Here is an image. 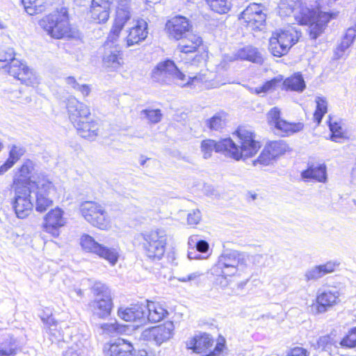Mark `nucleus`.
<instances>
[{"label":"nucleus","mask_w":356,"mask_h":356,"mask_svg":"<svg viewBox=\"0 0 356 356\" xmlns=\"http://www.w3.org/2000/svg\"><path fill=\"white\" fill-rule=\"evenodd\" d=\"M26 188L35 191V209L43 212L53 204L56 188L49 177L40 170L31 159L25 160L13 177V188Z\"/></svg>","instance_id":"f257e3e1"},{"label":"nucleus","mask_w":356,"mask_h":356,"mask_svg":"<svg viewBox=\"0 0 356 356\" xmlns=\"http://www.w3.org/2000/svg\"><path fill=\"white\" fill-rule=\"evenodd\" d=\"M237 143L230 138L216 141L211 139L204 140L201 143V152L204 159H209L213 150L223 153L225 156L236 161L245 159L254 156L260 149V143L255 140V135L250 130L239 127L234 133Z\"/></svg>","instance_id":"f03ea898"},{"label":"nucleus","mask_w":356,"mask_h":356,"mask_svg":"<svg viewBox=\"0 0 356 356\" xmlns=\"http://www.w3.org/2000/svg\"><path fill=\"white\" fill-rule=\"evenodd\" d=\"M152 79L157 82L168 83L173 81L181 86H204L206 88H214L225 84L213 80V74L207 70H202L199 74L188 77L180 71L179 68L170 60L161 62L152 71Z\"/></svg>","instance_id":"7ed1b4c3"},{"label":"nucleus","mask_w":356,"mask_h":356,"mask_svg":"<svg viewBox=\"0 0 356 356\" xmlns=\"http://www.w3.org/2000/svg\"><path fill=\"white\" fill-rule=\"evenodd\" d=\"M250 256L234 250H225L218 257L217 263L211 268V274L223 280V286L227 285L226 277H232L243 271L248 266Z\"/></svg>","instance_id":"20e7f679"},{"label":"nucleus","mask_w":356,"mask_h":356,"mask_svg":"<svg viewBox=\"0 0 356 356\" xmlns=\"http://www.w3.org/2000/svg\"><path fill=\"white\" fill-rule=\"evenodd\" d=\"M145 256L152 261H159L165 252L168 235L163 229H154L141 234Z\"/></svg>","instance_id":"39448f33"},{"label":"nucleus","mask_w":356,"mask_h":356,"mask_svg":"<svg viewBox=\"0 0 356 356\" xmlns=\"http://www.w3.org/2000/svg\"><path fill=\"white\" fill-rule=\"evenodd\" d=\"M40 25L54 38L60 39L70 35L68 17L65 8L43 17L40 21Z\"/></svg>","instance_id":"423d86ee"},{"label":"nucleus","mask_w":356,"mask_h":356,"mask_svg":"<svg viewBox=\"0 0 356 356\" xmlns=\"http://www.w3.org/2000/svg\"><path fill=\"white\" fill-rule=\"evenodd\" d=\"M278 8L281 17H293V21L298 24L307 23L311 20V9L304 6L301 0H281Z\"/></svg>","instance_id":"0eeeda50"},{"label":"nucleus","mask_w":356,"mask_h":356,"mask_svg":"<svg viewBox=\"0 0 356 356\" xmlns=\"http://www.w3.org/2000/svg\"><path fill=\"white\" fill-rule=\"evenodd\" d=\"M83 217L91 225L101 229L109 227L110 220L104 208L95 202H85L80 206Z\"/></svg>","instance_id":"6e6552de"},{"label":"nucleus","mask_w":356,"mask_h":356,"mask_svg":"<svg viewBox=\"0 0 356 356\" xmlns=\"http://www.w3.org/2000/svg\"><path fill=\"white\" fill-rule=\"evenodd\" d=\"M4 70L26 86L34 87L40 83V79L36 73L15 58L10 62L7 69Z\"/></svg>","instance_id":"1a4fd4ad"},{"label":"nucleus","mask_w":356,"mask_h":356,"mask_svg":"<svg viewBox=\"0 0 356 356\" xmlns=\"http://www.w3.org/2000/svg\"><path fill=\"white\" fill-rule=\"evenodd\" d=\"M80 243L83 250L97 254L107 260L111 265L117 263L119 255L116 249L99 244L88 234H83L81 236Z\"/></svg>","instance_id":"9d476101"},{"label":"nucleus","mask_w":356,"mask_h":356,"mask_svg":"<svg viewBox=\"0 0 356 356\" xmlns=\"http://www.w3.org/2000/svg\"><path fill=\"white\" fill-rule=\"evenodd\" d=\"M264 6L259 3H250L241 14L239 19L252 31L261 30L264 26L266 15Z\"/></svg>","instance_id":"9b49d317"},{"label":"nucleus","mask_w":356,"mask_h":356,"mask_svg":"<svg viewBox=\"0 0 356 356\" xmlns=\"http://www.w3.org/2000/svg\"><path fill=\"white\" fill-rule=\"evenodd\" d=\"M15 198L13 202V207L17 218H26L33 210V202L31 200V194L35 195L34 189L16 187L13 188Z\"/></svg>","instance_id":"f8f14e48"},{"label":"nucleus","mask_w":356,"mask_h":356,"mask_svg":"<svg viewBox=\"0 0 356 356\" xmlns=\"http://www.w3.org/2000/svg\"><path fill=\"white\" fill-rule=\"evenodd\" d=\"M174 329L173 323L172 321H167L163 325L145 330L141 333L140 338L144 341L160 346L172 337Z\"/></svg>","instance_id":"ddd939ff"},{"label":"nucleus","mask_w":356,"mask_h":356,"mask_svg":"<svg viewBox=\"0 0 356 356\" xmlns=\"http://www.w3.org/2000/svg\"><path fill=\"white\" fill-rule=\"evenodd\" d=\"M311 20L307 23H300L301 25H309V35L312 39H316L323 31L324 28L330 19L334 18L337 13L322 12L319 10H309Z\"/></svg>","instance_id":"4468645a"},{"label":"nucleus","mask_w":356,"mask_h":356,"mask_svg":"<svg viewBox=\"0 0 356 356\" xmlns=\"http://www.w3.org/2000/svg\"><path fill=\"white\" fill-rule=\"evenodd\" d=\"M340 292L337 287H327L319 290L316 297V313L323 314L338 304L340 301Z\"/></svg>","instance_id":"2eb2a0df"},{"label":"nucleus","mask_w":356,"mask_h":356,"mask_svg":"<svg viewBox=\"0 0 356 356\" xmlns=\"http://www.w3.org/2000/svg\"><path fill=\"white\" fill-rule=\"evenodd\" d=\"M107 356H147L144 350L134 349L131 343L123 339H118L109 345Z\"/></svg>","instance_id":"dca6fc26"},{"label":"nucleus","mask_w":356,"mask_h":356,"mask_svg":"<svg viewBox=\"0 0 356 356\" xmlns=\"http://www.w3.org/2000/svg\"><path fill=\"white\" fill-rule=\"evenodd\" d=\"M192 26L189 20L183 16H175L168 21L166 29L170 36L177 40L182 38L191 31Z\"/></svg>","instance_id":"f3484780"},{"label":"nucleus","mask_w":356,"mask_h":356,"mask_svg":"<svg viewBox=\"0 0 356 356\" xmlns=\"http://www.w3.org/2000/svg\"><path fill=\"white\" fill-rule=\"evenodd\" d=\"M63 213V211L59 208L49 211L44 216V230L54 236H58L59 235V228L64 226L65 223Z\"/></svg>","instance_id":"a211bd4d"},{"label":"nucleus","mask_w":356,"mask_h":356,"mask_svg":"<svg viewBox=\"0 0 356 356\" xmlns=\"http://www.w3.org/2000/svg\"><path fill=\"white\" fill-rule=\"evenodd\" d=\"M67 109L69 118L74 124L90 116V108L75 97H70L67 102Z\"/></svg>","instance_id":"6ab92c4d"},{"label":"nucleus","mask_w":356,"mask_h":356,"mask_svg":"<svg viewBox=\"0 0 356 356\" xmlns=\"http://www.w3.org/2000/svg\"><path fill=\"white\" fill-rule=\"evenodd\" d=\"M339 265L340 263L338 261L330 260L325 264L311 267L304 274L305 280L316 282L325 275L334 272Z\"/></svg>","instance_id":"aec40b11"},{"label":"nucleus","mask_w":356,"mask_h":356,"mask_svg":"<svg viewBox=\"0 0 356 356\" xmlns=\"http://www.w3.org/2000/svg\"><path fill=\"white\" fill-rule=\"evenodd\" d=\"M111 3V0H92L90 10L91 18L99 24L107 22Z\"/></svg>","instance_id":"412c9836"},{"label":"nucleus","mask_w":356,"mask_h":356,"mask_svg":"<svg viewBox=\"0 0 356 356\" xmlns=\"http://www.w3.org/2000/svg\"><path fill=\"white\" fill-rule=\"evenodd\" d=\"M236 60H245L255 63H261L263 62L261 53L256 47L250 45L239 49L233 55L225 56L223 62H232Z\"/></svg>","instance_id":"4be33fe9"},{"label":"nucleus","mask_w":356,"mask_h":356,"mask_svg":"<svg viewBox=\"0 0 356 356\" xmlns=\"http://www.w3.org/2000/svg\"><path fill=\"white\" fill-rule=\"evenodd\" d=\"M130 18V11L127 7H118L116 17L108 34V40L112 42H115L118 38L121 31Z\"/></svg>","instance_id":"5701e85b"},{"label":"nucleus","mask_w":356,"mask_h":356,"mask_svg":"<svg viewBox=\"0 0 356 356\" xmlns=\"http://www.w3.org/2000/svg\"><path fill=\"white\" fill-rule=\"evenodd\" d=\"M147 23L141 19L130 29L126 38L127 47H129L143 42L147 37Z\"/></svg>","instance_id":"b1692460"},{"label":"nucleus","mask_w":356,"mask_h":356,"mask_svg":"<svg viewBox=\"0 0 356 356\" xmlns=\"http://www.w3.org/2000/svg\"><path fill=\"white\" fill-rule=\"evenodd\" d=\"M118 314L125 321L140 323L145 321V307L143 304L134 305L125 309L120 307Z\"/></svg>","instance_id":"393cba45"},{"label":"nucleus","mask_w":356,"mask_h":356,"mask_svg":"<svg viewBox=\"0 0 356 356\" xmlns=\"http://www.w3.org/2000/svg\"><path fill=\"white\" fill-rule=\"evenodd\" d=\"M82 138L94 140L98 135L99 126L95 120H83L73 124Z\"/></svg>","instance_id":"a878e982"},{"label":"nucleus","mask_w":356,"mask_h":356,"mask_svg":"<svg viewBox=\"0 0 356 356\" xmlns=\"http://www.w3.org/2000/svg\"><path fill=\"white\" fill-rule=\"evenodd\" d=\"M112 298H96L91 303L94 315L100 318H106L110 316L113 309Z\"/></svg>","instance_id":"bb28decb"},{"label":"nucleus","mask_w":356,"mask_h":356,"mask_svg":"<svg viewBox=\"0 0 356 356\" xmlns=\"http://www.w3.org/2000/svg\"><path fill=\"white\" fill-rule=\"evenodd\" d=\"M213 340L210 334L201 333L186 341V348L200 353L212 346Z\"/></svg>","instance_id":"cd10ccee"},{"label":"nucleus","mask_w":356,"mask_h":356,"mask_svg":"<svg viewBox=\"0 0 356 356\" xmlns=\"http://www.w3.org/2000/svg\"><path fill=\"white\" fill-rule=\"evenodd\" d=\"M312 347L319 353H325L330 355L334 348H339V344L335 339V334L331 332L318 338L316 342L312 343Z\"/></svg>","instance_id":"c85d7f7f"},{"label":"nucleus","mask_w":356,"mask_h":356,"mask_svg":"<svg viewBox=\"0 0 356 356\" xmlns=\"http://www.w3.org/2000/svg\"><path fill=\"white\" fill-rule=\"evenodd\" d=\"M180 40L181 42L179 43L178 49L181 53L184 54L195 52L198 47L202 44V38L199 35L193 33L191 31L186 34Z\"/></svg>","instance_id":"c756f323"},{"label":"nucleus","mask_w":356,"mask_h":356,"mask_svg":"<svg viewBox=\"0 0 356 356\" xmlns=\"http://www.w3.org/2000/svg\"><path fill=\"white\" fill-rule=\"evenodd\" d=\"M282 42L285 44L289 49L298 41L301 32L293 26H288L287 27L280 30L279 31L273 34Z\"/></svg>","instance_id":"7c9ffc66"},{"label":"nucleus","mask_w":356,"mask_h":356,"mask_svg":"<svg viewBox=\"0 0 356 356\" xmlns=\"http://www.w3.org/2000/svg\"><path fill=\"white\" fill-rule=\"evenodd\" d=\"M145 307V312H148L147 318L151 323L159 322L168 315V310L159 302L147 301Z\"/></svg>","instance_id":"2f4dec72"},{"label":"nucleus","mask_w":356,"mask_h":356,"mask_svg":"<svg viewBox=\"0 0 356 356\" xmlns=\"http://www.w3.org/2000/svg\"><path fill=\"white\" fill-rule=\"evenodd\" d=\"M327 168L325 164L312 165L302 172L301 176L304 179H314L318 182L325 183L327 181Z\"/></svg>","instance_id":"473e14b6"},{"label":"nucleus","mask_w":356,"mask_h":356,"mask_svg":"<svg viewBox=\"0 0 356 356\" xmlns=\"http://www.w3.org/2000/svg\"><path fill=\"white\" fill-rule=\"evenodd\" d=\"M103 64L111 71L118 70L123 64L122 52L117 49L106 51L103 57Z\"/></svg>","instance_id":"72a5a7b5"},{"label":"nucleus","mask_w":356,"mask_h":356,"mask_svg":"<svg viewBox=\"0 0 356 356\" xmlns=\"http://www.w3.org/2000/svg\"><path fill=\"white\" fill-rule=\"evenodd\" d=\"M274 128L276 134L286 136L301 131L303 124L300 122L290 123L282 119L279 122H277V125L274 126Z\"/></svg>","instance_id":"f704fd0d"},{"label":"nucleus","mask_w":356,"mask_h":356,"mask_svg":"<svg viewBox=\"0 0 356 356\" xmlns=\"http://www.w3.org/2000/svg\"><path fill=\"white\" fill-rule=\"evenodd\" d=\"M352 18L355 22V25L347 29L345 35L337 48V54L339 57L341 56L342 53L353 44L356 37V11L353 13Z\"/></svg>","instance_id":"c9c22d12"},{"label":"nucleus","mask_w":356,"mask_h":356,"mask_svg":"<svg viewBox=\"0 0 356 356\" xmlns=\"http://www.w3.org/2000/svg\"><path fill=\"white\" fill-rule=\"evenodd\" d=\"M284 89L286 90L302 92L305 87V82L301 74H297L286 79L281 83Z\"/></svg>","instance_id":"e433bc0d"},{"label":"nucleus","mask_w":356,"mask_h":356,"mask_svg":"<svg viewBox=\"0 0 356 356\" xmlns=\"http://www.w3.org/2000/svg\"><path fill=\"white\" fill-rule=\"evenodd\" d=\"M227 114L223 111L216 113L213 117L207 119L205 122L206 126L210 130L220 131L226 124Z\"/></svg>","instance_id":"4c0bfd02"},{"label":"nucleus","mask_w":356,"mask_h":356,"mask_svg":"<svg viewBox=\"0 0 356 356\" xmlns=\"http://www.w3.org/2000/svg\"><path fill=\"white\" fill-rule=\"evenodd\" d=\"M268 49L270 53L274 56L277 57H281L282 56L285 55L290 49L275 35H272L269 40Z\"/></svg>","instance_id":"58836bf2"},{"label":"nucleus","mask_w":356,"mask_h":356,"mask_svg":"<svg viewBox=\"0 0 356 356\" xmlns=\"http://www.w3.org/2000/svg\"><path fill=\"white\" fill-rule=\"evenodd\" d=\"M265 147L274 159L289 150L288 145L281 140L269 142L266 145Z\"/></svg>","instance_id":"ea45409f"},{"label":"nucleus","mask_w":356,"mask_h":356,"mask_svg":"<svg viewBox=\"0 0 356 356\" xmlns=\"http://www.w3.org/2000/svg\"><path fill=\"white\" fill-rule=\"evenodd\" d=\"M211 10L218 14L227 13L231 8L230 0H205Z\"/></svg>","instance_id":"a19ab883"},{"label":"nucleus","mask_w":356,"mask_h":356,"mask_svg":"<svg viewBox=\"0 0 356 356\" xmlns=\"http://www.w3.org/2000/svg\"><path fill=\"white\" fill-rule=\"evenodd\" d=\"M283 81L282 76H277L270 81L265 82L262 86H258L254 89L256 94L266 93L268 91L275 90L281 85Z\"/></svg>","instance_id":"79ce46f5"},{"label":"nucleus","mask_w":356,"mask_h":356,"mask_svg":"<svg viewBox=\"0 0 356 356\" xmlns=\"http://www.w3.org/2000/svg\"><path fill=\"white\" fill-rule=\"evenodd\" d=\"M22 2L26 11L33 15L43 10L45 0H22Z\"/></svg>","instance_id":"37998d69"},{"label":"nucleus","mask_w":356,"mask_h":356,"mask_svg":"<svg viewBox=\"0 0 356 356\" xmlns=\"http://www.w3.org/2000/svg\"><path fill=\"white\" fill-rule=\"evenodd\" d=\"M316 108L314 114V120L320 124L323 117L327 111V103L324 97H317L316 98Z\"/></svg>","instance_id":"c03bdc74"},{"label":"nucleus","mask_w":356,"mask_h":356,"mask_svg":"<svg viewBox=\"0 0 356 356\" xmlns=\"http://www.w3.org/2000/svg\"><path fill=\"white\" fill-rule=\"evenodd\" d=\"M15 58L12 48H0V70L7 69L10 62Z\"/></svg>","instance_id":"a18cd8bd"},{"label":"nucleus","mask_w":356,"mask_h":356,"mask_svg":"<svg viewBox=\"0 0 356 356\" xmlns=\"http://www.w3.org/2000/svg\"><path fill=\"white\" fill-rule=\"evenodd\" d=\"M342 348H353L356 347V327L351 329L338 343Z\"/></svg>","instance_id":"49530a36"},{"label":"nucleus","mask_w":356,"mask_h":356,"mask_svg":"<svg viewBox=\"0 0 356 356\" xmlns=\"http://www.w3.org/2000/svg\"><path fill=\"white\" fill-rule=\"evenodd\" d=\"M92 291L97 296L96 298H106L111 296L110 289L106 285L102 282H95L92 287Z\"/></svg>","instance_id":"de8ad7c7"},{"label":"nucleus","mask_w":356,"mask_h":356,"mask_svg":"<svg viewBox=\"0 0 356 356\" xmlns=\"http://www.w3.org/2000/svg\"><path fill=\"white\" fill-rule=\"evenodd\" d=\"M141 115H144L149 122L158 123L161 121L162 114L159 109H145L141 111Z\"/></svg>","instance_id":"09e8293b"},{"label":"nucleus","mask_w":356,"mask_h":356,"mask_svg":"<svg viewBox=\"0 0 356 356\" xmlns=\"http://www.w3.org/2000/svg\"><path fill=\"white\" fill-rule=\"evenodd\" d=\"M102 334L108 335H115L121 332V327L117 323H103L100 325Z\"/></svg>","instance_id":"8fccbe9b"},{"label":"nucleus","mask_w":356,"mask_h":356,"mask_svg":"<svg viewBox=\"0 0 356 356\" xmlns=\"http://www.w3.org/2000/svg\"><path fill=\"white\" fill-rule=\"evenodd\" d=\"M25 152L26 150L23 147L13 145L9 152L8 159L15 164L25 154Z\"/></svg>","instance_id":"3c124183"},{"label":"nucleus","mask_w":356,"mask_h":356,"mask_svg":"<svg viewBox=\"0 0 356 356\" xmlns=\"http://www.w3.org/2000/svg\"><path fill=\"white\" fill-rule=\"evenodd\" d=\"M329 127L332 133L331 140L334 142L339 143V140L343 137L341 126L337 122H329Z\"/></svg>","instance_id":"603ef678"},{"label":"nucleus","mask_w":356,"mask_h":356,"mask_svg":"<svg viewBox=\"0 0 356 356\" xmlns=\"http://www.w3.org/2000/svg\"><path fill=\"white\" fill-rule=\"evenodd\" d=\"M202 276V273H200L199 271H196V272L190 273L188 275L179 277L177 278V280L181 282H189L191 284H194L197 285L201 282Z\"/></svg>","instance_id":"864d4df0"},{"label":"nucleus","mask_w":356,"mask_h":356,"mask_svg":"<svg viewBox=\"0 0 356 356\" xmlns=\"http://www.w3.org/2000/svg\"><path fill=\"white\" fill-rule=\"evenodd\" d=\"M273 159H274V158L269 153L268 150L264 147L259 154L258 159L253 161V165H257L258 163H259L263 165H267Z\"/></svg>","instance_id":"5fc2aeb1"},{"label":"nucleus","mask_w":356,"mask_h":356,"mask_svg":"<svg viewBox=\"0 0 356 356\" xmlns=\"http://www.w3.org/2000/svg\"><path fill=\"white\" fill-rule=\"evenodd\" d=\"M268 124L272 127L277 125L282 119L280 118V111L277 107H274L270 110L267 114Z\"/></svg>","instance_id":"6e6d98bb"},{"label":"nucleus","mask_w":356,"mask_h":356,"mask_svg":"<svg viewBox=\"0 0 356 356\" xmlns=\"http://www.w3.org/2000/svg\"><path fill=\"white\" fill-rule=\"evenodd\" d=\"M15 346L12 343L9 345H0V356H10L15 355Z\"/></svg>","instance_id":"4d7b16f0"},{"label":"nucleus","mask_w":356,"mask_h":356,"mask_svg":"<svg viewBox=\"0 0 356 356\" xmlns=\"http://www.w3.org/2000/svg\"><path fill=\"white\" fill-rule=\"evenodd\" d=\"M201 220V213L198 209L193 210L188 214L187 221L189 225H195Z\"/></svg>","instance_id":"13d9d810"},{"label":"nucleus","mask_w":356,"mask_h":356,"mask_svg":"<svg viewBox=\"0 0 356 356\" xmlns=\"http://www.w3.org/2000/svg\"><path fill=\"white\" fill-rule=\"evenodd\" d=\"M48 330L49 334L54 338L51 339L52 341L54 340L60 341L63 339V332L60 330V327H58V324L56 326L50 327Z\"/></svg>","instance_id":"bf43d9fd"},{"label":"nucleus","mask_w":356,"mask_h":356,"mask_svg":"<svg viewBox=\"0 0 356 356\" xmlns=\"http://www.w3.org/2000/svg\"><path fill=\"white\" fill-rule=\"evenodd\" d=\"M286 356H308V353L302 347H295L289 350Z\"/></svg>","instance_id":"052dcab7"},{"label":"nucleus","mask_w":356,"mask_h":356,"mask_svg":"<svg viewBox=\"0 0 356 356\" xmlns=\"http://www.w3.org/2000/svg\"><path fill=\"white\" fill-rule=\"evenodd\" d=\"M80 355L81 349L79 348L76 344L72 345L63 353V356H80Z\"/></svg>","instance_id":"680f3d73"},{"label":"nucleus","mask_w":356,"mask_h":356,"mask_svg":"<svg viewBox=\"0 0 356 356\" xmlns=\"http://www.w3.org/2000/svg\"><path fill=\"white\" fill-rule=\"evenodd\" d=\"M41 320L48 329H49L50 327L56 326L57 324H58V322L51 316V315L47 317L41 316Z\"/></svg>","instance_id":"e2e57ef3"},{"label":"nucleus","mask_w":356,"mask_h":356,"mask_svg":"<svg viewBox=\"0 0 356 356\" xmlns=\"http://www.w3.org/2000/svg\"><path fill=\"white\" fill-rule=\"evenodd\" d=\"M195 248L199 252H206L209 249V243L206 241L200 240L196 243Z\"/></svg>","instance_id":"0e129e2a"},{"label":"nucleus","mask_w":356,"mask_h":356,"mask_svg":"<svg viewBox=\"0 0 356 356\" xmlns=\"http://www.w3.org/2000/svg\"><path fill=\"white\" fill-rule=\"evenodd\" d=\"M15 163L12 162L10 159H7L6 162L0 166V175H3L6 173L9 169H10Z\"/></svg>","instance_id":"69168bd1"},{"label":"nucleus","mask_w":356,"mask_h":356,"mask_svg":"<svg viewBox=\"0 0 356 356\" xmlns=\"http://www.w3.org/2000/svg\"><path fill=\"white\" fill-rule=\"evenodd\" d=\"M66 84L72 88V89L76 90L77 88L79 86V83L76 81V80L73 76H68L65 79Z\"/></svg>","instance_id":"338daca9"},{"label":"nucleus","mask_w":356,"mask_h":356,"mask_svg":"<svg viewBox=\"0 0 356 356\" xmlns=\"http://www.w3.org/2000/svg\"><path fill=\"white\" fill-rule=\"evenodd\" d=\"M76 90L80 92L84 97H86L90 94L91 89L87 84H79Z\"/></svg>","instance_id":"774afa93"}]
</instances>
